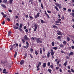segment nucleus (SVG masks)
Segmentation results:
<instances>
[{
	"label": "nucleus",
	"mask_w": 74,
	"mask_h": 74,
	"mask_svg": "<svg viewBox=\"0 0 74 74\" xmlns=\"http://www.w3.org/2000/svg\"><path fill=\"white\" fill-rule=\"evenodd\" d=\"M34 38H35L36 40V42H37V43H39V42H40V44L42 43V41H41V40H40L41 39L40 38H39L38 39V38L36 37H35Z\"/></svg>",
	"instance_id": "obj_1"
},
{
	"label": "nucleus",
	"mask_w": 74,
	"mask_h": 74,
	"mask_svg": "<svg viewBox=\"0 0 74 74\" xmlns=\"http://www.w3.org/2000/svg\"><path fill=\"white\" fill-rule=\"evenodd\" d=\"M15 26H13V27L14 29H15V30H16V29H18V26H19V23H16V25H15Z\"/></svg>",
	"instance_id": "obj_2"
},
{
	"label": "nucleus",
	"mask_w": 74,
	"mask_h": 74,
	"mask_svg": "<svg viewBox=\"0 0 74 74\" xmlns=\"http://www.w3.org/2000/svg\"><path fill=\"white\" fill-rule=\"evenodd\" d=\"M34 27H35L34 29V31L35 32L37 30V23H36L35 24V25H34Z\"/></svg>",
	"instance_id": "obj_3"
},
{
	"label": "nucleus",
	"mask_w": 74,
	"mask_h": 74,
	"mask_svg": "<svg viewBox=\"0 0 74 74\" xmlns=\"http://www.w3.org/2000/svg\"><path fill=\"white\" fill-rule=\"evenodd\" d=\"M56 5V6H57L58 7H59L60 9L61 8V4H59L58 3H57L55 4Z\"/></svg>",
	"instance_id": "obj_4"
},
{
	"label": "nucleus",
	"mask_w": 74,
	"mask_h": 74,
	"mask_svg": "<svg viewBox=\"0 0 74 74\" xmlns=\"http://www.w3.org/2000/svg\"><path fill=\"white\" fill-rule=\"evenodd\" d=\"M5 71H6V69H4L3 70V72H2L3 73H4V74H8V72H6Z\"/></svg>",
	"instance_id": "obj_5"
},
{
	"label": "nucleus",
	"mask_w": 74,
	"mask_h": 74,
	"mask_svg": "<svg viewBox=\"0 0 74 74\" xmlns=\"http://www.w3.org/2000/svg\"><path fill=\"white\" fill-rule=\"evenodd\" d=\"M35 16V18L36 19L37 17H39L40 16V13H38L35 16Z\"/></svg>",
	"instance_id": "obj_6"
},
{
	"label": "nucleus",
	"mask_w": 74,
	"mask_h": 74,
	"mask_svg": "<svg viewBox=\"0 0 74 74\" xmlns=\"http://www.w3.org/2000/svg\"><path fill=\"white\" fill-rule=\"evenodd\" d=\"M24 38L25 39L26 41H27V40H29V38H28L27 36H26V35H25Z\"/></svg>",
	"instance_id": "obj_7"
},
{
	"label": "nucleus",
	"mask_w": 74,
	"mask_h": 74,
	"mask_svg": "<svg viewBox=\"0 0 74 74\" xmlns=\"http://www.w3.org/2000/svg\"><path fill=\"white\" fill-rule=\"evenodd\" d=\"M24 63L25 61H24V60H22L20 62V64H21V65H22V64H24Z\"/></svg>",
	"instance_id": "obj_8"
},
{
	"label": "nucleus",
	"mask_w": 74,
	"mask_h": 74,
	"mask_svg": "<svg viewBox=\"0 0 74 74\" xmlns=\"http://www.w3.org/2000/svg\"><path fill=\"white\" fill-rule=\"evenodd\" d=\"M45 13L46 15V16H47V17L49 18V15H48V14H47V12H46V11H45Z\"/></svg>",
	"instance_id": "obj_9"
},
{
	"label": "nucleus",
	"mask_w": 74,
	"mask_h": 74,
	"mask_svg": "<svg viewBox=\"0 0 74 74\" xmlns=\"http://www.w3.org/2000/svg\"><path fill=\"white\" fill-rule=\"evenodd\" d=\"M42 66L44 68H45L46 67V63H44L42 65Z\"/></svg>",
	"instance_id": "obj_10"
},
{
	"label": "nucleus",
	"mask_w": 74,
	"mask_h": 74,
	"mask_svg": "<svg viewBox=\"0 0 74 74\" xmlns=\"http://www.w3.org/2000/svg\"><path fill=\"white\" fill-rule=\"evenodd\" d=\"M1 6L2 7H3V8H7V7L5 6V5L3 4H2L1 5Z\"/></svg>",
	"instance_id": "obj_11"
},
{
	"label": "nucleus",
	"mask_w": 74,
	"mask_h": 74,
	"mask_svg": "<svg viewBox=\"0 0 74 74\" xmlns=\"http://www.w3.org/2000/svg\"><path fill=\"white\" fill-rule=\"evenodd\" d=\"M50 55V53L49 52V51L47 53V58H49V56Z\"/></svg>",
	"instance_id": "obj_12"
},
{
	"label": "nucleus",
	"mask_w": 74,
	"mask_h": 74,
	"mask_svg": "<svg viewBox=\"0 0 74 74\" xmlns=\"http://www.w3.org/2000/svg\"><path fill=\"white\" fill-rule=\"evenodd\" d=\"M57 34H58V35H60V34H61V32H60V31H58L57 32Z\"/></svg>",
	"instance_id": "obj_13"
},
{
	"label": "nucleus",
	"mask_w": 74,
	"mask_h": 74,
	"mask_svg": "<svg viewBox=\"0 0 74 74\" xmlns=\"http://www.w3.org/2000/svg\"><path fill=\"white\" fill-rule=\"evenodd\" d=\"M73 55H74V53L71 51L70 53H69V56Z\"/></svg>",
	"instance_id": "obj_14"
},
{
	"label": "nucleus",
	"mask_w": 74,
	"mask_h": 74,
	"mask_svg": "<svg viewBox=\"0 0 74 74\" xmlns=\"http://www.w3.org/2000/svg\"><path fill=\"white\" fill-rule=\"evenodd\" d=\"M66 40L67 41H70V38H69V37L67 36Z\"/></svg>",
	"instance_id": "obj_15"
},
{
	"label": "nucleus",
	"mask_w": 74,
	"mask_h": 74,
	"mask_svg": "<svg viewBox=\"0 0 74 74\" xmlns=\"http://www.w3.org/2000/svg\"><path fill=\"white\" fill-rule=\"evenodd\" d=\"M55 8L56 9V11H59V9H58V8L57 6H55Z\"/></svg>",
	"instance_id": "obj_16"
},
{
	"label": "nucleus",
	"mask_w": 74,
	"mask_h": 74,
	"mask_svg": "<svg viewBox=\"0 0 74 74\" xmlns=\"http://www.w3.org/2000/svg\"><path fill=\"white\" fill-rule=\"evenodd\" d=\"M16 45V47H18V43H16L15 44H14L13 45V46H15V45Z\"/></svg>",
	"instance_id": "obj_17"
},
{
	"label": "nucleus",
	"mask_w": 74,
	"mask_h": 74,
	"mask_svg": "<svg viewBox=\"0 0 74 74\" xmlns=\"http://www.w3.org/2000/svg\"><path fill=\"white\" fill-rule=\"evenodd\" d=\"M53 28H55L56 29H58V27L56 25H53Z\"/></svg>",
	"instance_id": "obj_18"
},
{
	"label": "nucleus",
	"mask_w": 74,
	"mask_h": 74,
	"mask_svg": "<svg viewBox=\"0 0 74 74\" xmlns=\"http://www.w3.org/2000/svg\"><path fill=\"white\" fill-rule=\"evenodd\" d=\"M17 55V52H16L15 53V54L14 56V58H16V56Z\"/></svg>",
	"instance_id": "obj_19"
},
{
	"label": "nucleus",
	"mask_w": 74,
	"mask_h": 74,
	"mask_svg": "<svg viewBox=\"0 0 74 74\" xmlns=\"http://www.w3.org/2000/svg\"><path fill=\"white\" fill-rule=\"evenodd\" d=\"M11 33V31H9L8 32V36H10V34Z\"/></svg>",
	"instance_id": "obj_20"
},
{
	"label": "nucleus",
	"mask_w": 74,
	"mask_h": 74,
	"mask_svg": "<svg viewBox=\"0 0 74 74\" xmlns=\"http://www.w3.org/2000/svg\"><path fill=\"white\" fill-rule=\"evenodd\" d=\"M47 70L48 71H49V72L50 73H51V72L52 71V70L51 69H48Z\"/></svg>",
	"instance_id": "obj_21"
},
{
	"label": "nucleus",
	"mask_w": 74,
	"mask_h": 74,
	"mask_svg": "<svg viewBox=\"0 0 74 74\" xmlns=\"http://www.w3.org/2000/svg\"><path fill=\"white\" fill-rule=\"evenodd\" d=\"M6 62L5 61H1V63L2 64H4V63H5Z\"/></svg>",
	"instance_id": "obj_22"
},
{
	"label": "nucleus",
	"mask_w": 74,
	"mask_h": 74,
	"mask_svg": "<svg viewBox=\"0 0 74 74\" xmlns=\"http://www.w3.org/2000/svg\"><path fill=\"white\" fill-rule=\"evenodd\" d=\"M41 23H45V22H44V21H43V20H41Z\"/></svg>",
	"instance_id": "obj_23"
},
{
	"label": "nucleus",
	"mask_w": 74,
	"mask_h": 74,
	"mask_svg": "<svg viewBox=\"0 0 74 74\" xmlns=\"http://www.w3.org/2000/svg\"><path fill=\"white\" fill-rule=\"evenodd\" d=\"M6 18H7V20L8 21V22H10L11 21V20H10V19L9 18H8L7 17Z\"/></svg>",
	"instance_id": "obj_24"
},
{
	"label": "nucleus",
	"mask_w": 74,
	"mask_h": 74,
	"mask_svg": "<svg viewBox=\"0 0 74 74\" xmlns=\"http://www.w3.org/2000/svg\"><path fill=\"white\" fill-rule=\"evenodd\" d=\"M67 61H66L65 62V63L64 64V65L66 66L67 65Z\"/></svg>",
	"instance_id": "obj_25"
},
{
	"label": "nucleus",
	"mask_w": 74,
	"mask_h": 74,
	"mask_svg": "<svg viewBox=\"0 0 74 74\" xmlns=\"http://www.w3.org/2000/svg\"><path fill=\"white\" fill-rule=\"evenodd\" d=\"M14 0H9V3L10 4H12V2Z\"/></svg>",
	"instance_id": "obj_26"
},
{
	"label": "nucleus",
	"mask_w": 74,
	"mask_h": 74,
	"mask_svg": "<svg viewBox=\"0 0 74 74\" xmlns=\"http://www.w3.org/2000/svg\"><path fill=\"white\" fill-rule=\"evenodd\" d=\"M35 55H38V52H37V51L35 50Z\"/></svg>",
	"instance_id": "obj_27"
},
{
	"label": "nucleus",
	"mask_w": 74,
	"mask_h": 74,
	"mask_svg": "<svg viewBox=\"0 0 74 74\" xmlns=\"http://www.w3.org/2000/svg\"><path fill=\"white\" fill-rule=\"evenodd\" d=\"M53 49H54L55 50H56V49H58V47H54L53 48Z\"/></svg>",
	"instance_id": "obj_28"
},
{
	"label": "nucleus",
	"mask_w": 74,
	"mask_h": 74,
	"mask_svg": "<svg viewBox=\"0 0 74 74\" xmlns=\"http://www.w3.org/2000/svg\"><path fill=\"white\" fill-rule=\"evenodd\" d=\"M33 49L31 48H30V52L31 53H33Z\"/></svg>",
	"instance_id": "obj_29"
},
{
	"label": "nucleus",
	"mask_w": 74,
	"mask_h": 74,
	"mask_svg": "<svg viewBox=\"0 0 74 74\" xmlns=\"http://www.w3.org/2000/svg\"><path fill=\"white\" fill-rule=\"evenodd\" d=\"M41 7H42V9H44V6H43V5L42 3L41 4Z\"/></svg>",
	"instance_id": "obj_30"
},
{
	"label": "nucleus",
	"mask_w": 74,
	"mask_h": 74,
	"mask_svg": "<svg viewBox=\"0 0 74 74\" xmlns=\"http://www.w3.org/2000/svg\"><path fill=\"white\" fill-rule=\"evenodd\" d=\"M20 28H22V24H21L19 26Z\"/></svg>",
	"instance_id": "obj_31"
},
{
	"label": "nucleus",
	"mask_w": 74,
	"mask_h": 74,
	"mask_svg": "<svg viewBox=\"0 0 74 74\" xmlns=\"http://www.w3.org/2000/svg\"><path fill=\"white\" fill-rule=\"evenodd\" d=\"M54 53H55L54 52L51 53V56H53V55H54Z\"/></svg>",
	"instance_id": "obj_32"
},
{
	"label": "nucleus",
	"mask_w": 74,
	"mask_h": 74,
	"mask_svg": "<svg viewBox=\"0 0 74 74\" xmlns=\"http://www.w3.org/2000/svg\"><path fill=\"white\" fill-rule=\"evenodd\" d=\"M63 44H64V45L65 44V45H66V41L64 40V42H63Z\"/></svg>",
	"instance_id": "obj_33"
},
{
	"label": "nucleus",
	"mask_w": 74,
	"mask_h": 74,
	"mask_svg": "<svg viewBox=\"0 0 74 74\" xmlns=\"http://www.w3.org/2000/svg\"><path fill=\"white\" fill-rule=\"evenodd\" d=\"M22 42H23V44H24V43H25V40H24V39H22Z\"/></svg>",
	"instance_id": "obj_34"
},
{
	"label": "nucleus",
	"mask_w": 74,
	"mask_h": 74,
	"mask_svg": "<svg viewBox=\"0 0 74 74\" xmlns=\"http://www.w3.org/2000/svg\"><path fill=\"white\" fill-rule=\"evenodd\" d=\"M29 17L30 19H31L32 20L33 19V18L32 17V16L29 15Z\"/></svg>",
	"instance_id": "obj_35"
},
{
	"label": "nucleus",
	"mask_w": 74,
	"mask_h": 74,
	"mask_svg": "<svg viewBox=\"0 0 74 74\" xmlns=\"http://www.w3.org/2000/svg\"><path fill=\"white\" fill-rule=\"evenodd\" d=\"M60 47H61V48H62V47H63L64 46L62 44L61 45H60Z\"/></svg>",
	"instance_id": "obj_36"
},
{
	"label": "nucleus",
	"mask_w": 74,
	"mask_h": 74,
	"mask_svg": "<svg viewBox=\"0 0 74 74\" xmlns=\"http://www.w3.org/2000/svg\"><path fill=\"white\" fill-rule=\"evenodd\" d=\"M64 16H62V18H61V19H62V20H64Z\"/></svg>",
	"instance_id": "obj_37"
},
{
	"label": "nucleus",
	"mask_w": 74,
	"mask_h": 74,
	"mask_svg": "<svg viewBox=\"0 0 74 74\" xmlns=\"http://www.w3.org/2000/svg\"><path fill=\"white\" fill-rule=\"evenodd\" d=\"M10 47H11V48H10V49L11 51L12 49H13V47H12V46L11 45L10 46Z\"/></svg>",
	"instance_id": "obj_38"
},
{
	"label": "nucleus",
	"mask_w": 74,
	"mask_h": 74,
	"mask_svg": "<svg viewBox=\"0 0 74 74\" xmlns=\"http://www.w3.org/2000/svg\"><path fill=\"white\" fill-rule=\"evenodd\" d=\"M60 38H62V37L60 36H58L57 38V39H59Z\"/></svg>",
	"instance_id": "obj_39"
},
{
	"label": "nucleus",
	"mask_w": 74,
	"mask_h": 74,
	"mask_svg": "<svg viewBox=\"0 0 74 74\" xmlns=\"http://www.w3.org/2000/svg\"><path fill=\"white\" fill-rule=\"evenodd\" d=\"M51 44H52V46H54V42L53 41L52 42V43H51Z\"/></svg>",
	"instance_id": "obj_40"
},
{
	"label": "nucleus",
	"mask_w": 74,
	"mask_h": 74,
	"mask_svg": "<svg viewBox=\"0 0 74 74\" xmlns=\"http://www.w3.org/2000/svg\"><path fill=\"white\" fill-rule=\"evenodd\" d=\"M7 0H4V1H3V2L4 3H7Z\"/></svg>",
	"instance_id": "obj_41"
},
{
	"label": "nucleus",
	"mask_w": 74,
	"mask_h": 74,
	"mask_svg": "<svg viewBox=\"0 0 74 74\" xmlns=\"http://www.w3.org/2000/svg\"><path fill=\"white\" fill-rule=\"evenodd\" d=\"M68 12H71V9H68Z\"/></svg>",
	"instance_id": "obj_42"
},
{
	"label": "nucleus",
	"mask_w": 74,
	"mask_h": 74,
	"mask_svg": "<svg viewBox=\"0 0 74 74\" xmlns=\"http://www.w3.org/2000/svg\"><path fill=\"white\" fill-rule=\"evenodd\" d=\"M18 29H19V30H20V31H21V32H23V31L22 30V29L21 28H19Z\"/></svg>",
	"instance_id": "obj_43"
},
{
	"label": "nucleus",
	"mask_w": 74,
	"mask_h": 74,
	"mask_svg": "<svg viewBox=\"0 0 74 74\" xmlns=\"http://www.w3.org/2000/svg\"><path fill=\"white\" fill-rule=\"evenodd\" d=\"M47 65L48 66H50V62H48V63H47Z\"/></svg>",
	"instance_id": "obj_44"
},
{
	"label": "nucleus",
	"mask_w": 74,
	"mask_h": 74,
	"mask_svg": "<svg viewBox=\"0 0 74 74\" xmlns=\"http://www.w3.org/2000/svg\"><path fill=\"white\" fill-rule=\"evenodd\" d=\"M31 40H32V41H34V38L32 37L31 38Z\"/></svg>",
	"instance_id": "obj_45"
},
{
	"label": "nucleus",
	"mask_w": 74,
	"mask_h": 74,
	"mask_svg": "<svg viewBox=\"0 0 74 74\" xmlns=\"http://www.w3.org/2000/svg\"><path fill=\"white\" fill-rule=\"evenodd\" d=\"M43 51V52H45V47H43L42 48Z\"/></svg>",
	"instance_id": "obj_46"
},
{
	"label": "nucleus",
	"mask_w": 74,
	"mask_h": 74,
	"mask_svg": "<svg viewBox=\"0 0 74 74\" xmlns=\"http://www.w3.org/2000/svg\"><path fill=\"white\" fill-rule=\"evenodd\" d=\"M26 33H28V29H26L25 30Z\"/></svg>",
	"instance_id": "obj_47"
},
{
	"label": "nucleus",
	"mask_w": 74,
	"mask_h": 74,
	"mask_svg": "<svg viewBox=\"0 0 74 74\" xmlns=\"http://www.w3.org/2000/svg\"><path fill=\"white\" fill-rule=\"evenodd\" d=\"M59 66H57L56 68V69L57 70H58L59 69Z\"/></svg>",
	"instance_id": "obj_48"
},
{
	"label": "nucleus",
	"mask_w": 74,
	"mask_h": 74,
	"mask_svg": "<svg viewBox=\"0 0 74 74\" xmlns=\"http://www.w3.org/2000/svg\"><path fill=\"white\" fill-rule=\"evenodd\" d=\"M55 23H59V21H55Z\"/></svg>",
	"instance_id": "obj_49"
},
{
	"label": "nucleus",
	"mask_w": 74,
	"mask_h": 74,
	"mask_svg": "<svg viewBox=\"0 0 74 74\" xmlns=\"http://www.w3.org/2000/svg\"><path fill=\"white\" fill-rule=\"evenodd\" d=\"M47 12H48V13H49V14H51V12H51V11H49V10H48V11H47Z\"/></svg>",
	"instance_id": "obj_50"
},
{
	"label": "nucleus",
	"mask_w": 74,
	"mask_h": 74,
	"mask_svg": "<svg viewBox=\"0 0 74 74\" xmlns=\"http://www.w3.org/2000/svg\"><path fill=\"white\" fill-rule=\"evenodd\" d=\"M50 67H51V68L52 69H53V65H51L50 66Z\"/></svg>",
	"instance_id": "obj_51"
},
{
	"label": "nucleus",
	"mask_w": 74,
	"mask_h": 74,
	"mask_svg": "<svg viewBox=\"0 0 74 74\" xmlns=\"http://www.w3.org/2000/svg\"><path fill=\"white\" fill-rule=\"evenodd\" d=\"M66 58L67 59H69V57L68 56H66Z\"/></svg>",
	"instance_id": "obj_52"
},
{
	"label": "nucleus",
	"mask_w": 74,
	"mask_h": 74,
	"mask_svg": "<svg viewBox=\"0 0 74 74\" xmlns=\"http://www.w3.org/2000/svg\"><path fill=\"white\" fill-rule=\"evenodd\" d=\"M71 15H72V16L73 17H74V13H73L72 14H71Z\"/></svg>",
	"instance_id": "obj_53"
},
{
	"label": "nucleus",
	"mask_w": 74,
	"mask_h": 74,
	"mask_svg": "<svg viewBox=\"0 0 74 74\" xmlns=\"http://www.w3.org/2000/svg\"><path fill=\"white\" fill-rule=\"evenodd\" d=\"M7 16V15H3V18H5Z\"/></svg>",
	"instance_id": "obj_54"
},
{
	"label": "nucleus",
	"mask_w": 74,
	"mask_h": 74,
	"mask_svg": "<svg viewBox=\"0 0 74 74\" xmlns=\"http://www.w3.org/2000/svg\"><path fill=\"white\" fill-rule=\"evenodd\" d=\"M41 64V62H39L38 63V65L39 66H40Z\"/></svg>",
	"instance_id": "obj_55"
},
{
	"label": "nucleus",
	"mask_w": 74,
	"mask_h": 74,
	"mask_svg": "<svg viewBox=\"0 0 74 74\" xmlns=\"http://www.w3.org/2000/svg\"><path fill=\"white\" fill-rule=\"evenodd\" d=\"M68 49L69 50H71V47H69L68 48Z\"/></svg>",
	"instance_id": "obj_56"
},
{
	"label": "nucleus",
	"mask_w": 74,
	"mask_h": 74,
	"mask_svg": "<svg viewBox=\"0 0 74 74\" xmlns=\"http://www.w3.org/2000/svg\"><path fill=\"white\" fill-rule=\"evenodd\" d=\"M26 28H27L26 26H25L24 27V29H25Z\"/></svg>",
	"instance_id": "obj_57"
},
{
	"label": "nucleus",
	"mask_w": 74,
	"mask_h": 74,
	"mask_svg": "<svg viewBox=\"0 0 74 74\" xmlns=\"http://www.w3.org/2000/svg\"><path fill=\"white\" fill-rule=\"evenodd\" d=\"M2 24V25H4V24H5V21H3Z\"/></svg>",
	"instance_id": "obj_58"
},
{
	"label": "nucleus",
	"mask_w": 74,
	"mask_h": 74,
	"mask_svg": "<svg viewBox=\"0 0 74 74\" xmlns=\"http://www.w3.org/2000/svg\"><path fill=\"white\" fill-rule=\"evenodd\" d=\"M25 17L26 18H28L29 16H28V15H26L25 16Z\"/></svg>",
	"instance_id": "obj_59"
},
{
	"label": "nucleus",
	"mask_w": 74,
	"mask_h": 74,
	"mask_svg": "<svg viewBox=\"0 0 74 74\" xmlns=\"http://www.w3.org/2000/svg\"><path fill=\"white\" fill-rule=\"evenodd\" d=\"M8 11H9V12H12V10H8Z\"/></svg>",
	"instance_id": "obj_60"
},
{
	"label": "nucleus",
	"mask_w": 74,
	"mask_h": 74,
	"mask_svg": "<svg viewBox=\"0 0 74 74\" xmlns=\"http://www.w3.org/2000/svg\"><path fill=\"white\" fill-rule=\"evenodd\" d=\"M58 20L59 22H60V21H61V19L60 18L58 19Z\"/></svg>",
	"instance_id": "obj_61"
},
{
	"label": "nucleus",
	"mask_w": 74,
	"mask_h": 74,
	"mask_svg": "<svg viewBox=\"0 0 74 74\" xmlns=\"http://www.w3.org/2000/svg\"><path fill=\"white\" fill-rule=\"evenodd\" d=\"M40 54H42V50H40Z\"/></svg>",
	"instance_id": "obj_62"
},
{
	"label": "nucleus",
	"mask_w": 74,
	"mask_h": 74,
	"mask_svg": "<svg viewBox=\"0 0 74 74\" xmlns=\"http://www.w3.org/2000/svg\"><path fill=\"white\" fill-rule=\"evenodd\" d=\"M71 72H73V73H74V70H73V69H71Z\"/></svg>",
	"instance_id": "obj_63"
},
{
	"label": "nucleus",
	"mask_w": 74,
	"mask_h": 74,
	"mask_svg": "<svg viewBox=\"0 0 74 74\" xmlns=\"http://www.w3.org/2000/svg\"><path fill=\"white\" fill-rule=\"evenodd\" d=\"M71 48H72V49H74V46H71Z\"/></svg>",
	"instance_id": "obj_64"
}]
</instances>
